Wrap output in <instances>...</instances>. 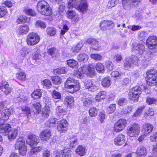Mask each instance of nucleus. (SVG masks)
I'll list each match as a JSON object with an SVG mask.
<instances>
[{"label": "nucleus", "mask_w": 157, "mask_h": 157, "mask_svg": "<svg viewBox=\"0 0 157 157\" xmlns=\"http://www.w3.org/2000/svg\"><path fill=\"white\" fill-rule=\"evenodd\" d=\"M64 87L71 93H75L80 89L79 82L71 78H68L64 83Z\"/></svg>", "instance_id": "nucleus-1"}, {"label": "nucleus", "mask_w": 157, "mask_h": 157, "mask_svg": "<svg viewBox=\"0 0 157 157\" xmlns=\"http://www.w3.org/2000/svg\"><path fill=\"white\" fill-rule=\"evenodd\" d=\"M38 11L42 15L46 16H50L52 14V9L49 4L44 1L39 2L37 4Z\"/></svg>", "instance_id": "nucleus-2"}, {"label": "nucleus", "mask_w": 157, "mask_h": 157, "mask_svg": "<svg viewBox=\"0 0 157 157\" xmlns=\"http://www.w3.org/2000/svg\"><path fill=\"white\" fill-rule=\"evenodd\" d=\"M67 6L69 8L75 7L76 9L80 10L82 12L84 13L87 10L88 5L86 0H81L79 5H77V2L75 0H70Z\"/></svg>", "instance_id": "nucleus-3"}, {"label": "nucleus", "mask_w": 157, "mask_h": 157, "mask_svg": "<svg viewBox=\"0 0 157 157\" xmlns=\"http://www.w3.org/2000/svg\"><path fill=\"white\" fill-rule=\"evenodd\" d=\"M142 90L141 87L139 86L132 88L130 90L128 93L129 99L135 102L138 101Z\"/></svg>", "instance_id": "nucleus-4"}, {"label": "nucleus", "mask_w": 157, "mask_h": 157, "mask_svg": "<svg viewBox=\"0 0 157 157\" xmlns=\"http://www.w3.org/2000/svg\"><path fill=\"white\" fill-rule=\"evenodd\" d=\"M147 75L146 81L147 84L150 86L155 85L157 77V70L151 69L147 72Z\"/></svg>", "instance_id": "nucleus-5"}, {"label": "nucleus", "mask_w": 157, "mask_h": 157, "mask_svg": "<svg viewBox=\"0 0 157 157\" xmlns=\"http://www.w3.org/2000/svg\"><path fill=\"white\" fill-rule=\"evenodd\" d=\"M140 130L139 124H131L128 127L127 134L131 137L136 136L139 134Z\"/></svg>", "instance_id": "nucleus-6"}, {"label": "nucleus", "mask_w": 157, "mask_h": 157, "mask_svg": "<svg viewBox=\"0 0 157 157\" xmlns=\"http://www.w3.org/2000/svg\"><path fill=\"white\" fill-rule=\"evenodd\" d=\"M80 71L82 73L86 74L89 77H93L95 74L94 67L92 65L83 66Z\"/></svg>", "instance_id": "nucleus-7"}, {"label": "nucleus", "mask_w": 157, "mask_h": 157, "mask_svg": "<svg viewBox=\"0 0 157 157\" xmlns=\"http://www.w3.org/2000/svg\"><path fill=\"white\" fill-rule=\"evenodd\" d=\"M40 38L38 34L34 33H29L27 38V44L29 45H33L37 44L39 41Z\"/></svg>", "instance_id": "nucleus-8"}, {"label": "nucleus", "mask_w": 157, "mask_h": 157, "mask_svg": "<svg viewBox=\"0 0 157 157\" xmlns=\"http://www.w3.org/2000/svg\"><path fill=\"white\" fill-rule=\"evenodd\" d=\"M126 124L127 121L125 120L121 119L115 123L114 130L116 132H119L124 129Z\"/></svg>", "instance_id": "nucleus-9"}, {"label": "nucleus", "mask_w": 157, "mask_h": 157, "mask_svg": "<svg viewBox=\"0 0 157 157\" xmlns=\"http://www.w3.org/2000/svg\"><path fill=\"white\" fill-rule=\"evenodd\" d=\"M144 48L143 44L134 42L132 44V51L136 54L141 55L144 51Z\"/></svg>", "instance_id": "nucleus-10"}, {"label": "nucleus", "mask_w": 157, "mask_h": 157, "mask_svg": "<svg viewBox=\"0 0 157 157\" xmlns=\"http://www.w3.org/2000/svg\"><path fill=\"white\" fill-rule=\"evenodd\" d=\"M40 140L38 136L34 135H30L28 136L27 142L32 148L35 147L39 142Z\"/></svg>", "instance_id": "nucleus-11"}, {"label": "nucleus", "mask_w": 157, "mask_h": 157, "mask_svg": "<svg viewBox=\"0 0 157 157\" xmlns=\"http://www.w3.org/2000/svg\"><path fill=\"white\" fill-rule=\"evenodd\" d=\"M136 59H133L132 57L126 58L124 61V67L126 70H128L131 69L133 64H136Z\"/></svg>", "instance_id": "nucleus-12"}, {"label": "nucleus", "mask_w": 157, "mask_h": 157, "mask_svg": "<svg viewBox=\"0 0 157 157\" xmlns=\"http://www.w3.org/2000/svg\"><path fill=\"white\" fill-rule=\"evenodd\" d=\"M0 121V132L4 135H7L11 129L10 125L8 124H3L4 121Z\"/></svg>", "instance_id": "nucleus-13"}, {"label": "nucleus", "mask_w": 157, "mask_h": 157, "mask_svg": "<svg viewBox=\"0 0 157 157\" xmlns=\"http://www.w3.org/2000/svg\"><path fill=\"white\" fill-rule=\"evenodd\" d=\"M13 112V110L12 108L5 107L0 113L1 116L0 117V120L4 121L8 120Z\"/></svg>", "instance_id": "nucleus-14"}, {"label": "nucleus", "mask_w": 157, "mask_h": 157, "mask_svg": "<svg viewBox=\"0 0 157 157\" xmlns=\"http://www.w3.org/2000/svg\"><path fill=\"white\" fill-rule=\"evenodd\" d=\"M114 23L110 20H104L100 24V27L102 30H106L108 29H113L114 26Z\"/></svg>", "instance_id": "nucleus-15"}, {"label": "nucleus", "mask_w": 157, "mask_h": 157, "mask_svg": "<svg viewBox=\"0 0 157 157\" xmlns=\"http://www.w3.org/2000/svg\"><path fill=\"white\" fill-rule=\"evenodd\" d=\"M146 45L150 49H152L156 47L157 45V37L155 36L149 37L147 40Z\"/></svg>", "instance_id": "nucleus-16"}, {"label": "nucleus", "mask_w": 157, "mask_h": 157, "mask_svg": "<svg viewBox=\"0 0 157 157\" xmlns=\"http://www.w3.org/2000/svg\"><path fill=\"white\" fill-rule=\"evenodd\" d=\"M68 123L67 120L63 119L60 121L57 126L58 131L61 132H64L67 130Z\"/></svg>", "instance_id": "nucleus-17"}, {"label": "nucleus", "mask_w": 157, "mask_h": 157, "mask_svg": "<svg viewBox=\"0 0 157 157\" xmlns=\"http://www.w3.org/2000/svg\"><path fill=\"white\" fill-rule=\"evenodd\" d=\"M71 151L67 148L63 150H59L56 151V157H71Z\"/></svg>", "instance_id": "nucleus-18"}, {"label": "nucleus", "mask_w": 157, "mask_h": 157, "mask_svg": "<svg viewBox=\"0 0 157 157\" xmlns=\"http://www.w3.org/2000/svg\"><path fill=\"white\" fill-rule=\"evenodd\" d=\"M66 16L68 18L72 19V22L74 23H76L79 19L78 16L73 10H68L66 12Z\"/></svg>", "instance_id": "nucleus-19"}, {"label": "nucleus", "mask_w": 157, "mask_h": 157, "mask_svg": "<svg viewBox=\"0 0 157 157\" xmlns=\"http://www.w3.org/2000/svg\"><path fill=\"white\" fill-rule=\"evenodd\" d=\"M51 134L49 130H44L40 134L41 140L43 141H48L51 138Z\"/></svg>", "instance_id": "nucleus-20"}, {"label": "nucleus", "mask_w": 157, "mask_h": 157, "mask_svg": "<svg viewBox=\"0 0 157 157\" xmlns=\"http://www.w3.org/2000/svg\"><path fill=\"white\" fill-rule=\"evenodd\" d=\"M85 85L86 89L90 91L94 92L98 89V87L93 83L92 80H89L86 82Z\"/></svg>", "instance_id": "nucleus-21"}, {"label": "nucleus", "mask_w": 157, "mask_h": 157, "mask_svg": "<svg viewBox=\"0 0 157 157\" xmlns=\"http://www.w3.org/2000/svg\"><path fill=\"white\" fill-rule=\"evenodd\" d=\"M136 153L137 157H144L147 155V151L145 147L140 146L138 148Z\"/></svg>", "instance_id": "nucleus-22"}, {"label": "nucleus", "mask_w": 157, "mask_h": 157, "mask_svg": "<svg viewBox=\"0 0 157 157\" xmlns=\"http://www.w3.org/2000/svg\"><path fill=\"white\" fill-rule=\"evenodd\" d=\"M125 137L122 134L119 135L114 140V144L117 146H120L124 143Z\"/></svg>", "instance_id": "nucleus-23"}, {"label": "nucleus", "mask_w": 157, "mask_h": 157, "mask_svg": "<svg viewBox=\"0 0 157 157\" xmlns=\"http://www.w3.org/2000/svg\"><path fill=\"white\" fill-rule=\"evenodd\" d=\"M84 98H83V105L85 107L91 105L92 103V99L91 96L89 94H83Z\"/></svg>", "instance_id": "nucleus-24"}, {"label": "nucleus", "mask_w": 157, "mask_h": 157, "mask_svg": "<svg viewBox=\"0 0 157 157\" xmlns=\"http://www.w3.org/2000/svg\"><path fill=\"white\" fill-rule=\"evenodd\" d=\"M74 100L73 97L71 96L66 97L64 99L65 104L68 107H71L74 105Z\"/></svg>", "instance_id": "nucleus-25"}, {"label": "nucleus", "mask_w": 157, "mask_h": 157, "mask_svg": "<svg viewBox=\"0 0 157 157\" xmlns=\"http://www.w3.org/2000/svg\"><path fill=\"white\" fill-rule=\"evenodd\" d=\"M42 90L41 89H37L35 90L31 94L32 98L34 99L40 98L42 96Z\"/></svg>", "instance_id": "nucleus-26"}, {"label": "nucleus", "mask_w": 157, "mask_h": 157, "mask_svg": "<svg viewBox=\"0 0 157 157\" xmlns=\"http://www.w3.org/2000/svg\"><path fill=\"white\" fill-rule=\"evenodd\" d=\"M106 95V93L105 91L100 92L97 94L95 97V100L96 101L100 102L103 100L105 98Z\"/></svg>", "instance_id": "nucleus-27"}, {"label": "nucleus", "mask_w": 157, "mask_h": 157, "mask_svg": "<svg viewBox=\"0 0 157 157\" xmlns=\"http://www.w3.org/2000/svg\"><path fill=\"white\" fill-rule=\"evenodd\" d=\"M25 141L24 139L22 138H19L15 145V148L16 149H18L21 148L23 147H25Z\"/></svg>", "instance_id": "nucleus-28"}, {"label": "nucleus", "mask_w": 157, "mask_h": 157, "mask_svg": "<svg viewBox=\"0 0 157 157\" xmlns=\"http://www.w3.org/2000/svg\"><path fill=\"white\" fill-rule=\"evenodd\" d=\"M144 134L147 136L151 132L153 129V126L149 124H145L144 126Z\"/></svg>", "instance_id": "nucleus-29"}, {"label": "nucleus", "mask_w": 157, "mask_h": 157, "mask_svg": "<svg viewBox=\"0 0 157 157\" xmlns=\"http://www.w3.org/2000/svg\"><path fill=\"white\" fill-rule=\"evenodd\" d=\"M20 129L19 127H17V129H14L13 130H11L8 134V138L10 139H14L17 137L18 133V131Z\"/></svg>", "instance_id": "nucleus-30"}, {"label": "nucleus", "mask_w": 157, "mask_h": 157, "mask_svg": "<svg viewBox=\"0 0 157 157\" xmlns=\"http://www.w3.org/2000/svg\"><path fill=\"white\" fill-rule=\"evenodd\" d=\"M86 149L82 146H79L75 150L76 152L81 156H83L86 154Z\"/></svg>", "instance_id": "nucleus-31"}, {"label": "nucleus", "mask_w": 157, "mask_h": 157, "mask_svg": "<svg viewBox=\"0 0 157 157\" xmlns=\"http://www.w3.org/2000/svg\"><path fill=\"white\" fill-rule=\"evenodd\" d=\"M67 64L69 66L72 68H77L78 66V62L73 59L67 60Z\"/></svg>", "instance_id": "nucleus-32"}, {"label": "nucleus", "mask_w": 157, "mask_h": 157, "mask_svg": "<svg viewBox=\"0 0 157 157\" xmlns=\"http://www.w3.org/2000/svg\"><path fill=\"white\" fill-rule=\"evenodd\" d=\"M86 41L87 43L92 44V45H95V47L94 46L92 47L94 49L97 50L98 48V42L95 39L90 38L88 39Z\"/></svg>", "instance_id": "nucleus-33"}, {"label": "nucleus", "mask_w": 157, "mask_h": 157, "mask_svg": "<svg viewBox=\"0 0 157 157\" xmlns=\"http://www.w3.org/2000/svg\"><path fill=\"white\" fill-rule=\"evenodd\" d=\"M59 122L57 121L56 119L51 117L46 122V124L48 126L53 127L56 125Z\"/></svg>", "instance_id": "nucleus-34"}, {"label": "nucleus", "mask_w": 157, "mask_h": 157, "mask_svg": "<svg viewBox=\"0 0 157 157\" xmlns=\"http://www.w3.org/2000/svg\"><path fill=\"white\" fill-rule=\"evenodd\" d=\"M50 111V108L49 106H45L42 111V116L44 117H48Z\"/></svg>", "instance_id": "nucleus-35"}, {"label": "nucleus", "mask_w": 157, "mask_h": 157, "mask_svg": "<svg viewBox=\"0 0 157 157\" xmlns=\"http://www.w3.org/2000/svg\"><path fill=\"white\" fill-rule=\"evenodd\" d=\"M122 3L124 8L126 10L130 9L132 6L131 0H123Z\"/></svg>", "instance_id": "nucleus-36"}, {"label": "nucleus", "mask_w": 157, "mask_h": 157, "mask_svg": "<svg viewBox=\"0 0 157 157\" xmlns=\"http://www.w3.org/2000/svg\"><path fill=\"white\" fill-rule=\"evenodd\" d=\"M33 112L35 114H38L41 110L40 105L39 103H34L33 105Z\"/></svg>", "instance_id": "nucleus-37"}, {"label": "nucleus", "mask_w": 157, "mask_h": 157, "mask_svg": "<svg viewBox=\"0 0 157 157\" xmlns=\"http://www.w3.org/2000/svg\"><path fill=\"white\" fill-rule=\"evenodd\" d=\"M101 84L104 87H109L111 84V82L109 78L106 77L103 79Z\"/></svg>", "instance_id": "nucleus-38"}, {"label": "nucleus", "mask_w": 157, "mask_h": 157, "mask_svg": "<svg viewBox=\"0 0 157 157\" xmlns=\"http://www.w3.org/2000/svg\"><path fill=\"white\" fill-rule=\"evenodd\" d=\"M19 32L21 34H24L27 33L29 30V27L27 25L20 26L19 28Z\"/></svg>", "instance_id": "nucleus-39"}, {"label": "nucleus", "mask_w": 157, "mask_h": 157, "mask_svg": "<svg viewBox=\"0 0 157 157\" xmlns=\"http://www.w3.org/2000/svg\"><path fill=\"white\" fill-rule=\"evenodd\" d=\"M97 72L99 73H102L105 71V68L104 65L101 63H98L96 64L95 66Z\"/></svg>", "instance_id": "nucleus-40"}, {"label": "nucleus", "mask_w": 157, "mask_h": 157, "mask_svg": "<svg viewBox=\"0 0 157 157\" xmlns=\"http://www.w3.org/2000/svg\"><path fill=\"white\" fill-rule=\"evenodd\" d=\"M88 56L84 53L79 55L77 57V59L79 61H86L88 59Z\"/></svg>", "instance_id": "nucleus-41"}, {"label": "nucleus", "mask_w": 157, "mask_h": 157, "mask_svg": "<svg viewBox=\"0 0 157 157\" xmlns=\"http://www.w3.org/2000/svg\"><path fill=\"white\" fill-rule=\"evenodd\" d=\"M98 109L95 107H91L89 111V113L91 117H95L98 114Z\"/></svg>", "instance_id": "nucleus-42"}, {"label": "nucleus", "mask_w": 157, "mask_h": 157, "mask_svg": "<svg viewBox=\"0 0 157 157\" xmlns=\"http://www.w3.org/2000/svg\"><path fill=\"white\" fill-rule=\"evenodd\" d=\"M138 35L139 39L140 40H143L148 36L147 33L144 31H139L138 33Z\"/></svg>", "instance_id": "nucleus-43"}, {"label": "nucleus", "mask_w": 157, "mask_h": 157, "mask_svg": "<svg viewBox=\"0 0 157 157\" xmlns=\"http://www.w3.org/2000/svg\"><path fill=\"white\" fill-rule=\"evenodd\" d=\"M118 69L112 72L111 74L112 77L114 78H120L122 75L124 73L121 71H118Z\"/></svg>", "instance_id": "nucleus-44"}, {"label": "nucleus", "mask_w": 157, "mask_h": 157, "mask_svg": "<svg viewBox=\"0 0 157 157\" xmlns=\"http://www.w3.org/2000/svg\"><path fill=\"white\" fill-rule=\"evenodd\" d=\"M41 83L44 88H47L48 89L50 88L52 85L51 81L48 79H46L43 80L41 82Z\"/></svg>", "instance_id": "nucleus-45"}, {"label": "nucleus", "mask_w": 157, "mask_h": 157, "mask_svg": "<svg viewBox=\"0 0 157 157\" xmlns=\"http://www.w3.org/2000/svg\"><path fill=\"white\" fill-rule=\"evenodd\" d=\"M78 141L77 137H75L71 139L70 144V147L74 148L78 145Z\"/></svg>", "instance_id": "nucleus-46"}, {"label": "nucleus", "mask_w": 157, "mask_h": 157, "mask_svg": "<svg viewBox=\"0 0 157 157\" xmlns=\"http://www.w3.org/2000/svg\"><path fill=\"white\" fill-rule=\"evenodd\" d=\"M58 52V50L54 48H51L48 49V54L52 57L56 55Z\"/></svg>", "instance_id": "nucleus-47"}, {"label": "nucleus", "mask_w": 157, "mask_h": 157, "mask_svg": "<svg viewBox=\"0 0 157 157\" xmlns=\"http://www.w3.org/2000/svg\"><path fill=\"white\" fill-rule=\"evenodd\" d=\"M16 78L21 81H25L26 79V75L24 72H21L16 75Z\"/></svg>", "instance_id": "nucleus-48"}, {"label": "nucleus", "mask_w": 157, "mask_h": 157, "mask_svg": "<svg viewBox=\"0 0 157 157\" xmlns=\"http://www.w3.org/2000/svg\"><path fill=\"white\" fill-rule=\"evenodd\" d=\"M52 80L53 84L56 85H59L62 83L61 79L58 76L53 77L52 78Z\"/></svg>", "instance_id": "nucleus-49"}, {"label": "nucleus", "mask_w": 157, "mask_h": 157, "mask_svg": "<svg viewBox=\"0 0 157 157\" xmlns=\"http://www.w3.org/2000/svg\"><path fill=\"white\" fill-rule=\"evenodd\" d=\"M35 25L36 27H40L43 29L45 28L47 26L45 22L40 20L37 21Z\"/></svg>", "instance_id": "nucleus-50"}, {"label": "nucleus", "mask_w": 157, "mask_h": 157, "mask_svg": "<svg viewBox=\"0 0 157 157\" xmlns=\"http://www.w3.org/2000/svg\"><path fill=\"white\" fill-rule=\"evenodd\" d=\"M116 109V105L115 104H112L107 108V112L108 114H111L114 112Z\"/></svg>", "instance_id": "nucleus-51"}, {"label": "nucleus", "mask_w": 157, "mask_h": 157, "mask_svg": "<svg viewBox=\"0 0 157 157\" xmlns=\"http://www.w3.org/2000/svg\"><path fill=\"white\" fill-rule=\"evenodd\" d=\"M24 11L25 13L30 16H33L36 15L35 12L31 9L25 8L24 10Z\"/></svg>", "instance_id": "nucleus-52"}, {"label": "nucleus", "mask_w": 157, "mask_h": 157, "mask_svg": "<svg viewBox=\"0 0 157 157\" xmlns=\"http://www.w3.org/2000/svg\"><path fill=\"white\" fill-rule=\"evenodd\" d=\"M1 90L6 95L8 94L11 93V89L9 85H6V87L2 88Z\"/></svg>", "instance_id": "nucleus-53"}, {"label": "nucleus", "mask_w": 157, "mask_h": 157, "mask_svg": "<svg viewBox=\"0 0 157 157\" xmlns=\"http://www.w3.org/2000/svg\"><path fill=\"white\" fill-rule=\"evenodd\" d=\"M47 33L51 36H53L56 33L55 29L53 27H49L47 28Z\"/></svg>", "instance_id": "nucleus-54"}, {"label": "nucleus", "mask_w": 157, "mask_h": 157, "mask_svg": "<svg viewBox=\"0 0 157 157\" xmlns=\"http://www.w3.org/2000/svg\"><path fill=\"white\" fill-rule=\"evenodd\" d=\"M131 82L130 78H124L121 81V84L123 86H128Z\"/></svg>", "instance_id": "nucleus-55"}, {"label": "nucleus", "mask_w": 157, "mask_h": 157, "mask_svg": "<svg viewBox=\"0 0 157 157\" xmlns=\"http://www.w3.org/2000/svg\"><path fill=\"white\" fill-rule=\"evenodd\" d=\"M52 97L55 99H59L61 97L60 93L55 90H54L52 91Z\"/></svg>", "instance_id": "nucleus-56"}, {"label": "nucleus", "mask_w": 157, "mask_h": 157, "mask_svg": "<svg viewBox=\"0 0 157 157\" xmlns=\"http://www.w3.org/2000/svg\"><path fill=\"white\" fill-rule=\"evenodd\" d=\"M113 59L117 63L121 62L123 59L122 56L120 54H117L115 55Z\"/></svg>", "instance_id": "nucleus-57"}, {"label": "nucleus", "mask_w": 157, "mask_h": 157, "mask_svg": "<svg viewBox=\"0 0 157 157\" xmlns=\"http://www.w3.org/2000/svg\"><path fill=\"white\" fill-rule=\"evenodd\" d=\"M117 1L116 0H111L109 1L107 4L108 8H110L114 7L117 4Z\"/></svg>", "instance_id": "nucleus-58"}, {"label": "nucleus", "mask_w": 157, "mask_h": 157, "mask_svg": "<svg viewBox=\"0 0 157 157\" xmlns=\"http://www.w3.org/2000/svg\"><path fill=\"white\" fill-rule=\"evenodd\" d=\"M150 140L151 142L157 141V132H153L150 137Z\"/></svg>", "instance_id": "nucleus-59"}, {"label": "nucleus", "mask_w": 157, "mask_h": 157, "mask_svg": "<svg viewBox=\"0 0 157 157\" xmlns=\"http://www.w3.org/2000/svg\"><path fill=\"white\" fill-rule=\"evenodd\" d=\"M54 73L61 74L65 73L66 72V70L64 67L59 68L56 69L54 71Z\"/></svg>", "instance_id": "nucleus-60"}, {"label": "nucleus", "mask_w": 157, "mask_h": 157, "mask_svg": "<svg viewBox=\"0 0 157 157\" xmlns=\"http://www.w3.org/2000/svg\"><path fill=\"white\" fill-rule=\"evenodd\" d=\"M90 57L95 60H99L102 58V56L98 54H92L90 55Z\"/></svg>", "instance_id": "nucleus-61"}, {"label": "nucleus", "mask_w": 157, "mask_h": 157, "mask_svg": "<svg viewBox=\"0 0 157 157\" xmlns=\"http://www.w3.org/2000/svg\"><path fill=\"white\" fill-rule=\"evenodd\" d=\"M127 100L124 98H122L119 99L118 101V104L120 106H123L127 103Z\"/></svg>", "instance_id": "nucleus-62"}, {"label": "nucleus", "mask_w": 157, "mask_h": 157, "mask_svg": "<svg viewBox=\"0 0 157 157\" xmlns=\"http://www.w3.org/2000/svg\"><path fill=\"white\" fill-rule=\"evenodd\" d=\"M147 102L149 105L155 104L156 102V100L153 98L147 97Z\"/></svg>", "instance_id": "nucleus-63"}, {"label": "nucleus", "mask_w": 157, "mask_h": 157, "mask_svg": "<svg viewBox=\"0 0 157 157\" xmlns=\"http://www.w3.org/2000/svg\"><path fill=\"white\" fill-rule=\"evenodd\" d=\"M20 155L22 156H25L26 155L27 151V147L26 146L18 149Z\"/></svg>", "instance_id": "nucleus-64"}]
</instances>
